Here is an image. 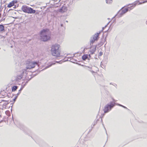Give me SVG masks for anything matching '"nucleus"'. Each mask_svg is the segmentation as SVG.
Returning a JSON list of instances; mask_svg holds the SVG:
<instances>
[{
  "label": "nucleus",
  "instance_id": "nucleus-1",
  "mask_svg": "<svg viewBox=\"0 0 147 147\" xmlns=\"http://www.w3.org/2000/svg\"><path fill=\"white\" fill-rule=\"evenodd\" d=\"M49 30L48 29H43L40 32V40L44 42H46L51 39Z\"/></svg>",
  "mask_w": 147,
  "mask_h": 147
},
{
  "label": "nucleus",
  "instance_id": "nucleus-2",
  "mask_svg": "<svg viewBox=\"0 0 147 147\" xmlns=\"http://www.w3.org/2000/svg\"><path fill=\"white\" fill-rule=\"evenodd\" d=\"M60 46L58 44H55L53 45L51 47V53L52 55L57 57H60L61 51L59 49Z\"/></svg>",
  "mask_w": 147,
  "mask_h": 147
},
{
  "label": "nucleus",
  "instance_id": "nucleus-3",
  "mask_svg": "<svg viewBox=\"0 0 147 147\" xmlns=\"http://www.w3.org/2000/svg\"><path fill=\"white\" fill-rule=\"evenodd\" d=\"M140 3V2L139 1H136L134 3H133L132 4H131L132 5V6H131L130 7H128L127 8L123 9L122 8L121 10L119 11L118 12L117 15H116L115 16H117L118 17H121L124 14L126 13L129 9L130 10H131L132 8H130V7H132L133 6H135L136 4H138Z\"/></svg>",
  "mask_w": 147,
  "mask_h": 147
},
{
  "label": "nucleus",
  "instance_id": "nucleus-4",
  "mask_svg": "<svg viewBox=\"0 0 147 147\" xmlns=\"http://www.w3.org/2000/svg\"><path fill=\"white\" fill-rule=\"evenodd\" d=\"M115 103L110 102L109 103L106 105L104 108L103 111L105 113H107L110 111L115 106Z\"/></svg>",
  "mask_w": 147,
  "mask_h": 147
},
{
  "label": "nucleus",
  "instance_id": "nucleus-5",
  "mask_svg": "<svg viewBox=\"0 0 147 147\" xmlns=\"http://www.w3.org/2000/svg\"><path fill=\"white\" fill-rule=\"evenodd\" d=\"M22 10L24 12L28 13H34L36 11L33 9L31 7H28L27 6H23L22 7Z\"/></svg>",
  "mask_w": 147,
  "mask_h": 147
},
{
  "label": "nucleus",
  "instance_id": "nucleus-6",
  "mask_svg": "<svg viewBox=\"0 0 147 147\" xmlns=\"http://www.w3.org/2000/svg\"><path fill=\"white\" fill-rule=\"evenodd\" d=\"M36 65H38L37 63L36 62L27 61L26 68L27 69H31L34 68Z\"/></svg>",
  "mask_w": 147,
  "mask_h": 147
},
{
  "label": "nucleus",
  "instance_id": "nucleus-7",
  "mask_svg": "<svg viewBox=\"0 0 147 147\" xmlns=\"http://www.w3.org/2000/svg\"><path fill=\"white\" fill-rule=\"evenodd\" d=\"M27 73L26 70L25 69H23L21 71V74L18 75L17 76L16 80L17 81H19V80L21 79L23 77V76L24 75L26 76Z\"/></svg>",
  "mask_w": 147,
  "mask_h": 147
},
{
  "label": "nucleus",
  "instance_id": "nucleus-8",
  "mask_svg": "<svg viewBox=\"0 0 147 147\" xmlns=\"http://www.w3.org/2000/svg\"><path fill=\"white\" fill-rule=\"evenodd\" d=\"M67 7L65 5H63L59 10V12L63 13L67 11Z\"/></svg>",
  "mask_w": 147,
  "mask_h": 147
},
{
  "label": "nucleus",
  "instance_id": "nucleus-9",
  "mask_svg": "<svg viewBox=\"0 0 147 147\" xmlns=\"http://www.w3.org/2000/svg\"><path fill=\"white\" fill-rule=\"evenodd\" d=\"M17 1L16 0H14L10 2L9 4L8 5L7 7L9 8L11 7L14 6L15 3H16Z\"/></svg>",
  "mask_w": 147,
  "mask_h": 147
},
{
  "label": "nucleus",
  "instance_id": "nucleus-10",
  "mask_svg": "<svg viewBox=\"0 0 147 147\" xmlns=\"http://www.w3.org/2000/svg\"><path fill=\"white\" fill-rule=\"evenodd\" d=\"M100 34V32L99 33H97L95 34H94L93 36L92 37V38L96 40V41L99 38V35Z\"/></svg>",
  "mask_w": 147,
  "mask_h": 147
},
{
  "label": "nucleus",
  "instance_id": "nucleus-11",
  "mask_svg": "<svg viewBox=\"0 0 147 147\" xmlns=\"http://www.w3.org/2000/svg\"><path fill=\"white\" fill-rule=\"evenodd\" d=\"M105 41V40L104 38H102L101 39L100 42L98 43L97 45H96V46H98V47H100L102 46L104 44Z\"/></svg>",
  "mask_w": 147,
  "mask_h": 147
},
{
  "label": "nucleus",
  "instance_id": "nucleus-12",
  "mask_svg": "<svg viewBox=\"0 0 147 147\" xmlns=\"http://www.w3.org/2000/svg\"><path fill=\"white\" fill-rule=\"evenodd\" d=\"M96 41L92 37L90 38V44L91 46V47H92V46L94 42Z\"/></svg>",
  "mask_w": 147,
  "mask_h": 147
},
{
  "label": "nucleus",
  "instance_id": "nucleus-13",
  "mask_svg": "<svg viewBox=\"0 0 147 147\" xmlns=\"http://www.w3.org/2000/svg\"><path fill=\"white\" fill-rule=\"evenodd\" d=\"M18 88V86H14L12 88V91L13 92L16 90Z\"/></svg>",
  "mask_w": 147,
  "mask_h": 147
},
{
  "label": "nucleus",
  "instance_id": "nucleus-14",
  "mask_svg": "<svg viewBox=\"0 0 147 147\" xmlns=\"http://www.w3.org/2000/svg\"><path fill=\"white\" fill-rule=\"evenodd\" d=\"M88 55H87V54L84 55L82 56V59L83 60H85L88 58Z\"/></svg>",
  "mask_w": 147,
  "mask_h": 147
},
{
  "label": "nucleus",
  "instance_id": "nucleus-15",
  "mask_svg": "<svg viewBox=\"0 0 147 147\" xmlns=\"http://www.w3.org/2000/svg\"><path fill=\"white\" fill-rule=\"evenodd\" d=\"M97 46H96L94 47V48L92 49L90 51V52H91V53L92 54H93L94 53V52L96 51V47Z\"/></svg>",
  "mask_w": 147,
  "mask_h": 147
},
{
  "label": "nucleus",
  "instance_id": "nucleus-16",
  "mask_svg": "<svg viewBox=\"0 0 147 147\" xmlns=\"http://www.w3.org/2000/svg\"><path fill=\"white\" fill-rule=\"evenodd\" d=\"M4 30V26L3 25H0V31H2Z\"/></svg>",
  "mask_w": 147,
  "mask_h": 147
},
{
  "label": "nucleus",
  "instance_id": "nucleus-17",
  "mask_svg": "<svg viewBox=\"0 0 147 147\" xmlns=\"http://www.w3.org/2000/svg\"><path fill=\"white\" fill-rule=\"evenodd\" d=\"M55 64V63H51V64H49L45 68H44L43 69H46L50 67H51L53 65H54Z\"/></svg>",
  "mask_w": 147,
  "mask_h": 147
},
{
  "label": "nucleus",
  "instance_id": "nucleus-18",
  "mask_svg": "<svg viewBox=\"0 0 147 147\" xmlns=\"http://www.w3.org/2000/svg\"><path fill=\"white\" fill-rule=\"evenodd\" d=\"M106 2L107 3L110 4L112 2V0H106Z\"/></svg>",
  "mask_w": 147,
  "mask_h": 147
},
{
  "label": "nucleus",
  "instance_id": "nucleus-19",
  "mask_svg": "<svg viewBox=\"0 0 147 147\" xmlns=\"http://www.w3.org/2000/svg\"><path fill=\"white\" fill-rule=\"evenodd\" d=\"M22 89L23 87H22L20 88V89L19 90L18 93L17 94V96H18L20 94Z\"/></svg>",
  "mask_w": 147,
  "mask_h": 147
},
{
  "label": "nucleus",
  "instance_id": "nucleus-20",
  "mask_svg": "<svg viewBox=\"0 0 147 147\" xmlns=\"http://www.w3.org/2000/svg\"><path fill=\"white\" fill-rule=\"evenodd\" d=\"M17 97H18L17 96H16V97H15V98L13 99V100L14 102L15 101L16 99V98H17Z\"/></svg>",
  "mask_w": 147,
  "mask_h": 147
},
{
  "label": "nucleus",
  "instance_id": "nucleus-21",
  "mask_svg": "<svg viewBox=\"0 0 147 147\" xmlns=\"http://www.w3.org/2000/svg\"><path fill=\"white\" fill-rule=\"evenodd\" d=\"M146 2H147V0H145V1H143V2L142 3H138V4H142V3H145Z\"/></svg>",
  "mask_w": 147,
  "mask_h": 147
},
{
  "label": "nucleus",
  "instance_id": "nucleus-22",
  "mask_svg": "<svg viewBox=\"0 0 147 147\" xmlns=\"http://www.w3.org/2000/svg\"><path fill=\"white\" fill-rule=\"evenodd\" d=\"M100 56H101L102 55V52H100Z\"/></svg>",
  "mask_w": 147,
  "mask_h": 147
},
{
  "label": "nucleus",
  "instance_id": "nucleus-23",
  "mask_svg": "<svg viewBox=\"0 0 147 147\" xmlns=\"http://www.w3.org/2000/svg\"><path fill=\"white\" fill-rule=\"evenodd\" d=\"M112 99H113V102H114L115 103V102H116V100H115L113 98Z\"/></svg>",
  "mask_w": 147,
  "mask_h": 147
},
{
  "label": "nucleus",
  "instance_id": "nucleus-24",
  "mask_svg": "<svg viewBox=\"0 0 147 147\" xmlns=\"http://www.w3.org/2000/svg\"><path fill=\"white\" fill-rule=\"evenodd\" d=\"M122 107H123L124 108H125V109H127V108L126 107H125L123 105V106H122Z\"/></svg>",
  "mask_w": 147,
  "mask_h": 147
},
{
  "label": "nucleus",
  "instance_id": "nucleus-25",
  "mask_svg": "<svg viewBox=\"0 0 147 147\" xmlns=\"http://www.w3.org/2000/svg\"><path fill=\"white\" fill-rule=\"evenodd\" d=\"M90 71L92 73H95V72H94V71H92V70H90Z\"/></svg>",
  "mask_w": 147,
  "mask_h": 147
},
{
  "label": "nucleus",
  "instance_id": "nucleus-26",
  "mask_svg": "<svg viewBox=\"0 0 147 147\" xmlns=\"http://www.w3.org/2000/svg\"><path fill=\"white\" fill-rule=\"evenodd\" d=\"M61 62V61H56V62L57 63H60V62Z\"/></svg>",
  "mask_w": 147,
  "mask_h": 147
},
{
  "label": "nucleus",
  "instance_id": "nucleus-27",
  "mask_svg": "<svg viewBox=\"0 0 147 147\" xmlns=\"http://www.w3.org/2000/svg\"><path fill=\"white\" fill-rule=\"evenodd\" d=\"M116 104V105H118V106H119L120 105V104H118V103H115V105Z\"/></svg>",
  "mask_w": 147,
  "mask_h": 147
},
{
  "label": "nucleus",
  "instance_id": "nucleus-28",
  "mask_svg": "<svg viewBox=\"0 0 147 147\" xmlns=\"http://www.w3.org/2000/svg\"><path fill=\"white\" fill-rule=\"evenodd\" d=\"M106 26H105V27H103V28H102V31L104 30V28H105Z\"/></svg>",
  "mask_w": 147,
  "mask_h": 147
},
{
  "label": "nucleus",
  "instance_id": "nucleus-29",
  "mask_svg": "<svg viewBox=\"0 0 147 147\" xmlns=\"http://www.w3.org/2000/svg\"><path fill=\"white\" fill-rule=\"evenodd\" d=\"M13 8H14V9H15V8H16V5H14V7H13Z\"/></svg>",
  "mask_w": 147,
  "mask_h": 147
},
{
  "label": "nucleus",
  "instance_id": "nucleus-30",
  "mask_svg": "<svg viewBox=\"0 0 147 147\" xmlns=\"http://www.w3.org/2000/svg\"><path fill=\"white\" fill-rule=\"evenodd\" d=\"M63 24H61V27H62V26H63Z\"/></svg>",
  "mask_w": 147,
  "mask_h": 147
},
{
  "label": "nucleus",
  "instance_id": "nucleus-31",
  "mask_svg": "<svg viewBox=\"0 0 147 147\" xmlns=\"http://www.w3.org/2000/svg\"><path fill=\"white\" fill-rule=\"evenodd\" d=\"M119 106H121V107H122V106H123V105H121L120 104V105H119Z\"/></svg>",
  "mask_w": 147,
  "mask_h": 147
},
{
  "label": "nucleus",
  "instance_id": "nucleus-32",
  "mask_svg": "<svg viewBox=\"0 0 147 147\" xmlns=\"http://www.w3.org/2000/svg\"><path fill=\"white\" fill-rule=\"evenodd\" d=\"M146 24H147V19L146 21Z\"/></svg>",
  "mask_w": 147,
  "mask_h": 147
},
{
  "label": "nucleus",
  "instance_id": "nucleus-33",
  "mask_svg": "<svg viewBox=\"0 0 147 147\" xmlns=\"http://www.w3.org/2000/svg\"><path fill=\"white\" fill-rule=\"evenodd\" d=\"M66 22H68V21H66Z\"/></svg>",
  "mask_w": 147,
  "mask_h": 147
},
{
  "label": "nucleus",
  "instance_id": "nucleus-34",
  "mask_svg": "<svg viewBox=\"0 0 147 147\" xmlns=\"http://www.w3.org/2000/svg\"><path fill=\"white\" fill-rule=\"evenodd\" d=\"M110 84H112V83H110Z\"/></svg>",
  "mask_w": 147,
  "mask_h": 147
},
{
  "label": "nucleus",
  "instance_id": "nucleus-35",
  "mask_svg": "<svg viewBox=\"0 0 147 147\" xmlns=\"http://www.w3.org/2000/svg\"><path fill=\"white\" fill-rule=\"evenodd\" d=\"M87 67L89 68H90V67Z\"/></svg>",
  "mask_w": 147,
  "mask_h": 147
}]
</instances>
